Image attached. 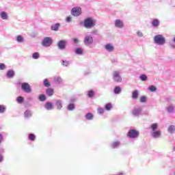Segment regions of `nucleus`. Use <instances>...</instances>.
Segmentation results:
<instances>
[{"instance_id": "nucleus-6", "label": "nucleus", "mask_w": 175, "mask_h": 175, "mask_svg": "<svg viewBox=\"0 0 175 175\" xmlns=\"http://www.w3.org/2000/svg\"><path fill=\"white\" fill-rule=\"evenodd\" d=\"M41 44L43 47H50L53 44V39L50 37H45L42 39Z\"/></svg>"}, {"instance_id": "nucleus-38", "label": "nucleus", "mask_w": 175, "mask_h": 175, "mask_svg": "<svg viewBox=\"0 0 175 175\" xmlns=\"http://www.w3.org/2000/svg\"><path fill=\"white\" fill-rule=\"evenodd\" d=\"M68 110L70 111H72V110H75V104H69L67 107Z\"/></svg>"}, {"instance_id": "nucleus-34", "label": "nucleus", "mask_w": 175, "mask_h": 175, "mask_svg": "<svg viewBox=\"0 0 175 175\" xmlns=\"http://www.w3.org/2000/svg\"><path fill=\"white\" fill-rule=\"evenodd\" d=\"M85 118L86 120H91L94 118V115H92L91 113H88L86 114Z\"/></svg>"}, {"instance_id": "nucleus-47", "label": "nucleus", "mask_w": 175, "mask_h": 175, "mask_svg": "<svg viewBox=\"0 0 175 175\" xmlns=\"http://www.w3.org/2000/svg\"><path fill=\"white\" fill-rule=\"evenodd\" d=\"M97 111L98 114H103V113H105V109L103 108H98Z\"/></svg>"}, {"instance_id": "nucleus-11", "label": "nucleus", "mask_w": 175, "mask_h": 175, "mask_svg": "<svg viewBox=\"0 0 175 175\" xmlns=\"http://www.w3.org/2000/svg\"><path fill=\"white\" fill-rule=\"evenodd\" d=\"M151 136L153 139H159L161 136H162V131L161 130H156L154 131H152Z\"/></svg>"}, {"instance_id": "nucleus-28", "label": "nucleus", "mask_w": 175, "mask_h": 175, "mask_svg": "<svg viewBox=\"0 0 175 175\" xmlns=\"http://www.w3.org/2000/svg\"><path fill=\"white\" fill-rule=\"evenodd\" d=\"M25 118L32 117V111H31L30 110H26L25 111Z\"/></svg>"}, {"instance_id": "nucleus-41", "label": "nucleus", "mask_w": 175, "mask_h": 175, "mask_svg": "<svg viewBox=\"0 0 175 175\" xmlns=\"http://www.w3.org/2000/svg\"><path fill=\"white\" fill-rule=\"evenodd\" d=\"M16 102L18 103H23L24 102V97L23 96H18L17 98H16Z\"/></svg>"}, {"instance_id": "nucleus-22", "label": "nucleus", "mask_w": 175, "mask_h": 175, "mask_svg": "<svg viewBox=\"0 0 175 175\" xmlns=\"http://www.w3.org/2000/svg\"><path fill=\"white\" fill-rule=\"evenodd\" d=\"M46 93L48 96H53L54 95V89L49 88L46 90Z\"/></svg>"}, {"instance_id": "nucleus-48", "label": "nucleus", "mask_w": 175, "mask_h": 175, "mask_svg": "<svg viewBox=\"0 0 175 175\" xmlns=\"http://www.w3.org/2000/svg\"><path fill=\"white\" fill-rule=\"evenodd\" d=\"M66 23H72V17L68 16L66 19Z\"/></svg>"}, {"instance_id": "nucleus-35", "label": "nucleus", "mask_w": 175, "mask_h": 175, "mask_svg": "<svg viewBox=\"0 0 175 175\" xmlns=\"http://www.w3.org/2000/svg\"><path fill=\"white\" fill-rule=\"evenodd\" d=\"M43 84L44 87H47V88L50 87L51 85L50 81H49V79H44Z\"/></svg>"}, {"instance_id": "nucleus-51", "label": "nucleus", "mask_w": 175, "mask_h": 175, "mask_svg": "<svg viewBox=\"0 0 175 175\" xmlns=\"http://www.w3.org/2000/svg\"><path fill=\"white\" fill-rule=\"evenodd\" d=\"M1 162H3V156L2 154H0V163Z\"/></svg>"}, {"instance_id": "nucleus-32", "label": "nucleus", "mask_w": 175, "mask_h": 175, "mask_svg": "<svg viewBox=\"0 0 175 175\" xmlns=\"http://www.w3.org/2000/svg\"><path fill=\"white\" fill-rule=\"evenodd\" d=\"M6 111V107L3 105H0V114H3Z\"/></svg>"}, {"instance_id": "nucleus-15", "label": "nucleus", "mask_w": 175, "mask_h": 175, "mask_svg": "<svg viewBox=\"0 0 175 175\" xmlns=\"http://www.w3.org/2000/svg\"><path fill=\"white\" fill-rule=\"evenodd\" d=\"M120 146H121V142L120 141H115L110 144L111 148H118Z\"/></svg>"}, {"instance_id": "nucleus-50", "label": "nucleus", "mask_w": 175, "mask_h": 175, "mask_svg": "<svg viewBox=\"0 0 175 175\" xmlns=\"http://www.w3.org/2000/svg\"><path fill=\"white\" fill-rule=\"evenodd\" d=\"M72 40H73L75 44H77V43H79L78 38H73Z\"/></svg>"}, {"instance_id": "nucleus-24", "label": "nucleus", "mask_w": 175, "mask_h": 175, "mask_svg": "<svg viewBox=\"0 0 175 175\" xmlns=\"http://www.w3.org/2000/svg\"><path fill=\"white\" fill-rule=\"evenodd\" d=\"M53 80L55 84H61L62 83V78L61 77H55Z\"/></svg>"}, {"instance_id": "nucleus-21", "label": "nucleus", "mask_w": 175, "mask_h": 175, "mask_svg": "<svg viewBox=\"0 0 175 175\" xmlns=\"http://www.w3.org/2000/svg\"><path fill=\"white\" fill-rule=\"evenodd\" d=\"M167 132H168V133L173 135V133H175V126L174 125L169 126L168 129H167Z\"/></svg>"}, {"instance_id": "nucleus-53", "label": "nucleus", "mask_w": 175, "mask_h": 175, "mask_svg": "<svg viewBox=\"0 0 175 175\" xmlns=\"http://www.w3.org/2000/svg\"><path fill=\"white\" fill-rule=\"evenodd\" d=\"M76 101V98H70V102H75Z\"/></svg>"}, {"instance_id": "nucleus-42", "label": "nucleus", "mask_w": 175, "mask_h": 175, "mask_svg": "<svg viewBox=\"0 0 175 175\" xmlns=\"http://www.w3.org/2000/svg\"><path fill=\"white\" fill-rule=\"evenodd\" d=\"M38 99L40 100V102H44V100H46V96H44V94H41L40 95Z\"/></svg>"}, {"instance_id": "nucleus-52", "label": "nucleus", "mask_w": 175, "mask_h": 175, "mask_svg": "<svg viewBox=\"0 0 175 175\" xmlns=\"http://www.w3.org/2000/svg\"><path fill=\"white\" fill-rule=\"evenodd\" d=\"M2 140H3V136L0 133V143H2Z\"/></svg>"}, {"instance_id": "nucleus-13", "label": "nucleus", "mask_w": 175, "mask_h": 175, "mask_svg": "<svg viewBox=\"0 0 175 175\" xmlns=\"http://www.w3.org/2000/svg\"><path fill=\"white\" fill-rule=\"evenodd\" d=\"M142 107H138V108H134L132 114L134 116V117H139L140 114H142Z\"/></svg>"}, {"instance_id": "nucleus-43", "label": "nucleus", "mask_w": 175, "mask_h": 175, "mask_svg": "<svg viewBox=\"0 0 175 175\" xmlns=\"http://www.w3.org/2000/svg\"><path fill=\"white\" fill-rule=\"evenodd\" d=\"M35 139H36V137L33 134H29V139L31 140V142L35 141Z\"/></svg>"}, {"instance_id": "nucleus-17", "label": "nucleus", "mask_w": 175, "mask_h": 175, "mask_svg": "<svg viewBox=\"0 0 175 175\" xmlns=\"http://www.w3.org/2000/svg\"><path fill=\"white\" fill-rule=\"evenodd\" d=\"M0 17L2 20H9V15L8 14V12L4 11L0 13Z\"/></svg>"}, {"instance_id": "nucleus-25", "label": "nucleus", "mask_w": 175, "mask_h": 175, "mask_svg": "<svg viewBox=\"0 0 175 175\" xmlns=\"http://www.w3.org/2000/svg\"><path fill=\"white\" fill-rule=\"evenodd\" d=\"M152 25L154 28H157V27H159V20L154 19L152 22Z\"/></svg>"}, {"instance_id": "nucleus-16", "label": "nucleus", "mask_w": 175, "mask_h": 175, "mask_svg": "<svg viewBox=\"0 0 175 175\" xmlns=\"http://www.w3.org/2000/svg\"><path fill=\"white\" fill-rule=\"evenodd\" d=\"M44 108L46 110H53L54 109V105H53V103L46 102L44 105Z\"/></svg>"}, {"instance_id": "nucleus-27", "label": "nucleus", "mask_w": 175, "mask_h": 175, "mask_svg": "<svg viewBox=\"0 0 175 175\" xmlns=\"http://www.w3.org/2000/svg\"><path fill=\"white\" fill-rule=\"evenodd\" d=\"M7 77L10 79L14 77V71L13 70H10L7 72Z\"/></svg>"}, {"instance_id": "nucleus-49", "label": "nucleus", "mask_w": 175, "mask_h": 175, "mask_svg": "<svg viewBox=\"0 0 175 175\" xmlns=\"http://www.w3.org/2000/svg\"><path fill=\"white\" fill-rule=\"evenodd\" d=\"M92 35H98V30L94 29L91 31Z\"/></svg>"}, {"instance_id": "nucleus-12", "label": "nucleus", "mask_w": 175, "mask_h": 175, "mask_svg": "<svg viewBox=\"0 0 175 175\" xmlns=\"http://www.w3.org/2000/svg\"><path fill=\"white\" fill-rule=\"evenodd\" d=\"M66 46V41L62 40L58 42L57 47L59 50H65Z\"/></svg>"}, {"instance_id": "nucleus-8", "label": "nucleus", "mask_w": 175, "mask_h": 175, "mask_svg": "<svg viewBox=\"0 0 175 175\" xmlns=\"http://www.w3.org/2000/svg\"><path fill=\"white\" fill-rule=\"evenodd\" d=\"M114 26L116 28L122 29V28L125 27V23H124V21L121 19H116L114 21Z\"/></svg>"}, {"instance_id": "nucleus-54", "label": "nucleus", "mask_w": 175, "mask_h": 175, "mask_svg": "<svg viewBox=\"0 0 175 175\" xmlns=\"http://www.w3.org/2000/svg\"><path fill=\"white\" fill-rule=\"evenodd\" d=\"M172 47H174V48H175V45H172Z\"/></svg>"}, {"instance_id": "nucleus-3", "label": "nucleus", "mask_w": 175, "mask_h": 175, "mask_svg": "<svg viewBox=\"0 0 175 175\" xmlns=\"http://www.w3.org/2000/svg\"><path fill=\"white\" fill-rule=\"evenodd\" d=\"M112 79L115 83H121L122 81V77H121V71L115 70L112 73Z\"/></svg>"}, {"instance_id": "nucleus-26", "label": "nucleus", "mask_w": 175, "mask_h": 175, "mask_svg": "<svg viewBox=\"0 0 175 175\" xmlns=\"http://www.w3.org/2000/svg\"><path fill=\"white\" fill-rule=\"evenodd\" d=\"M159 125L157 123H152L150 125V129H152V132L157 131V128H159Z\"/></svg>"}, {"instance_id": "nucleus-5", "label": "nucleus", "mask_w": 175, "mask_h": 175, "mask_svg": "<svg viewBox=\"0 0 175 175\" xmlns=\"http://www.w3.org/2000/svg\"><path fill=\"white\" fill-rule=\"evenodd\" d=\"M139 135H140V133L136 129H131L127 133V136L129 139H137Z\"/></svg>"}, {"instance_id": "nucleus-9", "label": "nucleus", "mask_w": 175, "mask_h": 175, "mask_svg": "<svg viewBox=\"0 0 175 175\" xmlns=\"http://www.w3.org/2000/svg\"><path fill=\"white\" fill-rule=\"evenodd\" d=\"M71 14L74 17H79L81 14V8L79 7H75L71 10Z\"/></svg>"}, {"instance_id": "nucleus-31", "label": "nucleus", "mask_w": 175, "mask_h": 175, "mask_svg": "<svg viewBox=\"0 0 175 175\" xmlns=\"http://www.w3.org/2000/svg\"><path fill=\"white\" fill-rule=\"evenodd\" d=\"M113 92L116 94H121V88L120 86H116L113 90Z\"/></svg>"}, {"instance_id": "nucleus-14", "label": "nucleus", "mask_w": 175, "mask_h": 175, "mask_svg": "<svg viewBox=\"0 0 175 175\" xmlns=\"http://www.w3.org/2000/svg\"><path fill=\"white\" fill-rule=\"evenodd\" d=\"M55 105L57 110H61V109H62V107L64 106V101H62V100H57Z\"/></svg>"}, {"instance_id": "nucleus-7", "label": "nucleus", "mask_w": 175, "mask_h": 175, "mask_svg": "<svg viewBox=\"0 0 175 175\" xmlns=\"http://www.w3.org/2000/svg\"><path fill=\"white\" fill-rule=\"evenodd\" d=\"M85 46H91L94 43V38L91 35L86 34L83 39Z\"/></svg>"}, {"instance_id": "nucleus-44", "label": "nucleus", "mask_w": 175, "mask_h": 175, "mask_svg": "<svg viewBox=\"0 0 175 175\" xmlns=\"http://www.w3.org/2000/svg\"><path fill=\"white\" fill-rule=\"evenodd\" d=\"M137 35L138 38H143V36H144V34H143V32L142 31H137Z\"/></svg>"}, {"instance_id": "nucleus-19", "label": "nucleus", "mask_w": 175, "mask_h": 175, "mask_svg": "<svg viewBox=\"0 0 175 175\" xmlns=\"http://www.w3.org/2000/svg\"><path fill=\"white\" fill-rule=\"evenodd\" d=\"M16 41L18 43H24V42H25V39L24 38V36L18 35L16 37Z\"/></svg>"}, {"instance_id": "nucleus-40", "label": "nucleus", "mask_w": 175, "mask_h": 175, "mask_svg": "<svg viewBox=\"0 0 175 175\" xmlns=\"http://www.w3.org/2000/svg\"><path fill=\"white\" fill-rule=\"evenodd\" d=\"M148 90L149 91H150V92H155V91H157V87L154 85H150L148 87Z\"/></svg>"}, {"instance_id": "nucleus-33", "label": "nucleus", "mask_w": 175, "mask_h": 175, "mask_svg": "<svg viewBox=\"0 0 175 175\" xmlns=\"http://www.w3.org/2000/svg\"><path fill=\"white\" fill-rule=\"evenodd\" d=\"M62 65L63 66H69V65H70V62L68 60H62Z\"/></svg>"}, {"instance_id": "nucleus-37", "label": "nucleus", "mask_w": 175, "mask_h": 175, "mask_svg": "<svg viewBox=\"0 0 175 175\" xmlns=\"http://www.w3.org/2000/svg\"><path fill=\"white\" fill-rule=\"evenodd\" d=\"M111 107H113L111 103H107L105 106V110H107V111H110V110H111Z\"/></svg>"}, {"instance_id": "nucleus-30", "label": "nucleus", "mask_w": 175, "mask_h": 175, "mask_svg": "<svg viewBox=\"0 0 175 175\" xmlns=\"http://www.w3.org/2000/svg\"><path fill=\"white\" fill-rule=\"evenodd\" d=\"M139 79L142 81H147V80H148V77H147V75H141L139 76Z\"/></svg>"}, {"instance_id": "nucleus-39", "label": "nucleus", "mask_w": 175, "mask_h": 175, "mask_svg": "<svg viewBox=\"0 0 175 175\" xmlns=\"http://www.w3.org/2000/svg\"><path fill=\"white\" fill-rule=\"evenodd\" d=\"M139 100L141 103H146V102H147V96H141Z\"/></svg>"}, {"instance_id": "nucleus-29", "label": "nucleus", "mask_w": 175, "mask_h": 175, "mask_svg": "<svg viewBox=\"0 0 175 175\" xmlns=\"http://www.w3.org/2000/svg\"><path fill=\"white\" fill-rule=\"evenodd\" d=\"M75 52L78 55H83V49H81V48H77L75 49Z\"/></svg>"}, {"instance_id": "nucleus-45", "label": "nucleus", "mask_w": 175, "mask_h": 175, "mask_svg": "<svg viewBox=\"0 0 175 175\" xmlns=\"http://www.w3.org/2000/svg\"><path fill=\"white\" fill-rule=\"evenodd\" d=\"M6 66L3 63H0V70H5Z\"/></svg>"}, {"instance_id": "nucleus-18", "label": "nucleus", "mask_w": 175, "mask_h": 175, "mask_svg": "<svg viewBox=\"0 0 175 175\" xmlns=\"http://www.w3.org/2000/svg\"><path fill=\"white\" fill-rule=\"evenodd\" d=\"M59 27H61V24L60 23H55L54 25H52L51 26V31H58L59 29Z\"/></svg>"}, {"instance_id": "nucleus-1", "label": "nucleus", "mask_w": 175, "mask_h": 175, "mask_svg": "<svg viewBox=\"0 0 175 175\" xmlns=\"http://www.w3.org/2000/svg\"><path fill=\"white\" fill-rule=\"evenodd\" d=\"M96 25V19L93 17L87 18L83 21V27L87 29H91V28H94Z\"/></svg>"}, {"instance_id": "nucleus-46", "label": "nucleus", "mask_w": 175, "mask_h": 175, "mask_svg": "<svg viewBox=\"0 0 175 175\" xmlns=\"http://www.w3.org/2000/svg\"><path fill=\"white\" fill-rule=\"evenodd\" d=\"M94 94L95 93L94 92V91H92V90L89 91L88 93V97L92 98V96H94Z\"/></svg>"}, {"instance_id": "nucleus-36", "label": "nucleus", "mask_w": 175, "mask_h": 175, "mask_svg": "<svg viewBox=\"0 0 175 175\" xmlns=\"http://www.w3.org/2000/svg\"><path fill=\"white\" fill-rule=\"evenodd\" d=\"M40 57V55L38 52H36V53H33V55H32V58L33 59H39Z\"/></svg>"}, {"instance_id": "nucleus-20", "label": "nucleus", "mask_w": 175, "mask_h": 175, "mask_svg": "<svg viewBox=\"0 0 175 175\" xmlns=\"http://www.w3.org/2000/svg\"><path fill=\"white\" fill-rule=\"evenodd\" d=\"M166 110L168 113H175V106L173 105H169L166 107Z\"/></svg>"}, {"instance_id": "nucleus-23", "label": "nucleus", "mask_w": 175, "mask_h": 175, "mask_svg": "<svg viewBox=\"0 0 175 175\" xmlns=\"http://www.w3.org/2000/svg\"><path fill=\"white\" fill-rule=\"evenodd\" d=\"M139 90H134L132 92V99H137L139 98Z\"/></svg>"}, {"instance_id": "nucleus-10", "label": "nucleus", "mask_w": 175, "mask_h": 175, "mask_svg": "<svg viewBox=\"0 0 175 175\" xmlns=\"http://www.w3.org/2000/svg\"><path fill=\"white\" fill-rule=\"evenodd\" d=\"M104 49L107 53H113L116 50V46L111 43H107L104 45Z\"/></svg>"}, {"instance_id": "nucleus-2", "label": "nucleus", "mask_w": 175, "mask_h": 175, "mask_svg": "<svg viewBox=\"0 0 175 175\" xmlns=\"http://www.w3.org/2000/svg\"><path fill=\"white\" fill-rule=\"evenodd\" d=\"M153 42L155 44H158V46H163V44H166V38H165L163 35L158 34L154 36Z\"/></svg>"}, {"instance_id": "nucleus-4", "label": "nucleus", "mask_w": 175, "mask_h": 175, "mask_svg": "<svg viewBox=\"0 0 175 175\" xmlns=\"http://www.w3.org/2000/svg\"><path fill=\"white\" fill-rule=\"evenodd\" d=\"M21 90L23 92H26V94H31L32 92V88H31V85L27 82H24L21 83Z\"/></svg>"}]
</instances>
